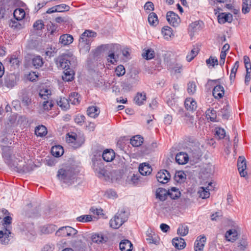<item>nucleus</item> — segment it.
I'll list each match as a JSON object with an SVG mask.
<instances>
[{"label":"nucleus","mask_w":251,"mask_h":251,"mask_svg":"<svg viewBox=\"0 0 251 251\" xmlns=\"http://www.w3.org/2000/svg\"><path fill=\"white\" fill-rule=\"evenodd\" d=\"M54 62L59 69L75 68L77 65L76 57L71 52L62 53L54 59Z\"/></svg>","instance_id":"1"},{"label":"nucleus","mask_w":251,"mask_h":251,"mask_svg":"<svg viewBox=\"0 0 251 251\" xmlns=\"http://www.w3.org/2000/svg\"><path fill=\"white\" fill-rule=\"evenodd\" d=\"M12 218L10 216H5L1 221L0 224L3 226L4 230L0 231V242L2 244H8L12 238L11 223Z\"/></svg>","instance_id":"2"},{"label":"nucleus","mask_w":251,"mask_h":251,"mask_svg":"<svg viewBox=\"0 0 251 251\" xmlns=\"http://www.w3.org/2000/svg\"><path fill=\"white\" fill-rule=\"evenodd\" d=\"M57 176L63 183L70 186L76 181V174L74 169L71 167H65L58 170Z\"/></svg>","instance_id":"3"},{"label":"nucleus","mask_w":251,"mask_h":251,"mask_svg":"<svg viewBox=\"0 0 251 251\" xmlns=\"http://www.w3.org/2000/svg\"><path fill=\"white\" fill-rule=\"evenodd\" d=\"M128 215V211L124 208L119 209L115 216L110 220L109 222L110 227L114 229L119 228L127 220Z\"/></svg>","instance_id":"4"},{"label":"nucleus","mask_w":251,"mask_h":251,"mask_svg":"<svg viewBox=\"0 0 251 251\" xmlns=\"http://www.w3.org/2000/svg\"><path fill=\"white\" fill-rule=\"evenodd\" d=\"M77 233V231L70 226L60 227L55 232V235L58 237H73Z\"/></svg>","instance_id":"5"},{"label":"nucleus","mask_w":251,"mask_h":251,"mask_svg":"<svg viewBox=\"0 0 251 251\" xmlns=\"http://www.w3.org/2000/svg\"><path fill=\"white\" fill-rule=\"evenodd\" d=\"M166 19L170 25L174 27L177 26L180 22L178 16L173 11H169L167 13Z\"/></svg>","instance_id":"6"},{"label":"nucleus","mask_w":251,"mask_h":251,"mask_svg":"<svg viewBox=\"0 0 251 251\" xmlns=\"http://www.w3.org/2000/svg\"><path fill=\"white\" fill-rule=\"evenodd\" d=\"M18 80V77L14 74H10L6 75L4 77V85L8 88H13Z\"/></svg>","instance_id":"7"},{"label":"nucleus","mask_w":251,"mask_h":251,"mask_svg":"<svg viewBox=\"0 0 251 251\" xmlns=\"http://www.w3.org/2000/svg\"><path fill=\"white\" fill-rule=\"evenodd\" d=\"M237 167L241 177H245L247 175L246 171L247 168L246 160L244 156H239L237 160Z\"/></svg>","instance_id":"8"},{"label":"nucleus","mask_w":251,"mask_h":251,"mask_svg":"<svg viewBox=\"0 0 251 251\" xmlns=\"http://www.w3.org/2000/svg\"><path fill=\"white\" fill-rule=\"evenodd\" d=\"M157 181L162 184H165L170 180L171 176L166 170H162L157 173L156 176Z\"/></svg>","instance_id":"9"},{"label":"nucleus","mask_w":251,"mask_h":251,"mask_svg":"<svg viewBox=\"0 0 251 251\" xmlns=\"http://www.w3.org/2000/svg\"><path fill=\"white\" fill-rule=\"evenodd\" d=\"M97 36V33L90 30H86L80 36V38L83 39L85 42L92 43Z\"/></svg>","instance_id":"10"},{"label":"nucleus","mask_w":251,"mask_h":251,"mask_svg":"<svg viewBox=\"0 0 251 251\" xmlns=\"http://www.w3.org/2000/svg\"><path fill=\"white\" fill-rule=\"evenodd\" d=\"M118 48V45H113L111 46L110 50L108 52L107 60L108 62H110L112 64H114V63L117 61L118 59V56L115 55V50L117 49Z\"/></svg>","instance_id":"11"},{"label":"nucleus","mask_w":251,"mask_h":251,"mask_svg":"<svg viewBox=\"0 0 251 251\" xmlns=\"http://www.w3.org/2000/svg\"><path fill=\"white\" fill-rule=\"evenodd\" d=\"M188 156L193 158V161H197L202 156V152L198 147H193L189 151Z\"/></svg>","instance_id":"12"},{"label":"nucleus","mask_w":251,"mask_h":251,"mask_svg":"<svg viewBox=\"0 0 251 251\" xmlns=\"http://www.w3.org/2000/svg\"><path fill=\"white\" fill-rule=\"evenodd\" d=\"M233 20L232 15L229 13H222L218 16V23L220 24H224L226 22L230 23Z\"/></svg>","instance_id":"13"},{"label":"nucleus","mask_w":251,"mask_h":251,"mask_svg":"<svg viewBox=\"0 0 251 251\" xmlns=\"http://www.w3.org/2000/svg\"><path fill=\"white\" fill-rule=\"evenodd\" d=\"M206 240V238L204 236L198 237L195 243V251H202Z\"/></svg>","instance_id":"14"},{"label":"nucleus","mask_w":251,"mask_h":251,"mask_svg":"<svg viewBox=\"0 0 251 251\" xmlns=\"http://www.w3.org/2000/svg\"><path fill=\"white\" fill-rule=\"evenodd\" d=\"M213 96L216 99L223 98L225 94V90L223 86L217 85L214 87L212 91Z\"/></svg>","instance_id":"15"},{"label":"nucleus","mask_w":251,"mask_h":251,"mask_svg":"<svg viewBox=\"0 0 251 251\" xmlns=\"http://www.w3.org/2000/svg\"><path fill=\"white\" fill-rule=\"evenodd\" d=\"M91 43L85 42L83 39L79 38L78 44L79 51L82 53L88 52L90 50Z\"/></svg>","instance_id":"16"},{"label":"nucleus","mask_w":251,"mask_h":251,"mask_svg":"<svg viewBox=\"0 0 251 251\" xmlns=\"http://www.w3.org/2000/svg\"><path fill=\"white\" fill-rule=\"evenodd\" d=\"M188 154L183 152H180L176 156V161L179 164H185L188 162Z\"/></svg>","instance_id":"17"},{"label":"nucleus","mask_w":251,"mask_h":251,"mask_svg":"<svg viewBox=\"0 0 251 251\" xmlns=\"http://www.w3.org/2000/svg\"><path fill=\"white\" fill-rule=\"evenodd\" d=\"M139 172L143 176H147L151 173L152 168L149 164L144 163L139 165Z\"/></svg>","instance_id":"18"},{"label":"nucleus","mask_w":251,"mask_h":251,"mask_svg":"<svg viewBox=\"0 0 251 251\" xmlns=\"http://www.w3.org/2000/svg\"><path fill=\"white\" fill-rule=\"evenodd\" d=\"M73 68L69 67V69H64V74L62 75V79L65 81H71L74 79L75 75Z\"/></svg>","instance_id":"19"},{"label":"nucleus","mask_w":251,"mask_h":251,"mask_svg":"<svg viewBox=\"0 0 251 251\" xmlns=\"http://www.w3.org/2000/svg\"><path fill=\"white\" fill-rule=\"evenodd\" d=\"M173 246L178 250H182L186 246V243L184 240L180 237H176L172 240Z\"/></svg>","instance_id":"20"},{"label":"nucleus","mask_w":251,"mask_h":251,"mask_svg":"<svg viewBox=\"0 0 251 251\" xmlns=\"http://www.w3.org/2000/svg\"><path fill=\"white\" fill-rule=\"evenodd\" d=\"M102 156L105 161L111 162L115 158V152L111 149H106L103 151Z\"/></svg>","instance_id":"21"},{"label":"nucleus","mask_w":251,"mask_h":251,"mask_svg":"<svg viewBox=\"0 0 251 251\" xmlns=\"http://www.w3.org/2000/svg\"><path fill=\"white\" fill-rule=\"evenodd\" d=\"M119 247L121 251H131L133 245L129 240L124 239L120 243Z\"/></svg>","instance_id":"22"},{"label":"nucleus","mask_w":251,"mask_h":251,"mask_svg":"<svg viewBox=\"0 0 251 251\" xmlns=\"http://www.w3.org/2000/svg\"><path fill=\"white\" fill-rule=\"evenodd\" d=\"M169 196V190L167 191L165 189L159 188L156 191V198L159 199L161 201H164L167 199Z\"/></svg>","instance_id":"23"},{"label":"nucleus","mask_w":251,"mask_h":251,"mask_svg":"<svg viewBox=\"0 0 251 251\" xmlns=\"http://www.w3.org/2000/svg\"><path fill=\"white\" fill-rule=\"evenodd\" d=\"M91 238L92 241L96 243H105L108 240V238L102 233L94 234L92 235Z\"/></svg>","instance_id":"24"},{"label":"nucleus","mask_w":251,"mask_h":251,"mask_svg":"<svg viewBox=\"0 0 251 251\" xmlns=\"http://www.w3.org/2000/svg\"><path fill=\"white\" fill-rule=\"evenodd\" d=\"M73 37L70 34L62 35L59 38V43L63 46L68 45L71 44L73 41Z\"/></svg>","instance_id":"25"},{"label":"nucleus","mask_w":251,"mask_h":251,"mask_svg":"<svg viewBox=\"0 0 251 251\" xmlns=\"http://www.w3.org/2000/svg\"><path fill=\"white\" fill-rule=\"evenodd\" d=\"M184 105L187 110L189 111H193L197 108V102L192 98L186 99Z\"/></svg>","instance_id":"26"},{"label":"nucleus","mask_w":251,"mask_h":251,"mask_svg":"<svg viewBox=\"0 0 251 251\" xmlns=\"http://www.w3.org/2000/svg\"><path fill=\"white\" fill-rule=\"evenodd\" d=\"M63 152V148L60 145L53 146L51 148V153L55 157H58L61 156Z\"/></svg>","instance_id":"27"},{"label":"nucleus","mask_w":251,"mask_h":251,"mask_svg":"<svg viewBox=\"0 0 251 251\" xmlns=\"http://www.w3.org/2000/svg\"><path fill=\"white\" fill-rule=\"evenodd\" d=\"M237 232L235 229H229L226 231L225 238L228 241L233 242L237 239Z\"/></svg>","instance_id":"28"},{"label":"nucleus","mask_w":251,"mask_h":251,"mask_svg":"<svg viewBox=\"0 0 251 251\" xmlns=\"http://www.w3.org/2000/svg\"><path fill=\"white\" fill-rule=\"evenodd\" d=\"M214 172V167L211 164H207L202 170V173L205 175V177H209Z\"/></svg>","instance_id":"29"},{"label":"nucleus","mask_w":251,"mask_h":251,"mask_svg":"<svg viewBox=\"0 0 251 251\" xmlns=\"http://www.w3.org/2000/svg\"><path fill=\"white\" fill-rule=\"evenodd\" d=\"M13 15L15 20L21 21L25 17V12L22 8H17L14 10Z\"/></svg>","instance_id":"30"},{"label":"nucleus","mask_w":251,"mask_h":251,"mask_svg":"<svg viewBox=\"0 0 251 251\" xmlns=\"http://www.w3.org/2000/svg\"><path fill=\"white\" fill-rule=\"evenodd\" d=\"M57 105L62 110H66L70 107V102L69 100L65 98H60L59 100L57 101Z\"/></svg>","instance_id":"31"},{"label":"nucleus","mask_w":251,"mask_h":251,"mask_svg":"<svg viewBox=\"0 0 251 251\" xmlns=\"http://www.w3.org/2000/svg\"><path fill=\"white\" fill-rule=\"evenodd\" d=\"M68 100L69 102L74 105L79 104L80 101V96L76 92L71 93Z\"/></svg>","instance_id":"32"},{"label":"nucleus","mask_w":251,"mask_h":251,"mask_svg":"<svg viewBox=\"0 0 251 251\" xmlns=\"http://www.w3.org/2000/svg\"><path fill=\"white\" fill-rule=\"evenodd\" d=\"M21 100L23 105L26 107L29 106L32 102L31 99L29 98L28 94L25 91L22 92Z\"/></svg>","instance_id":"33"},{"label":"nucleus","mask_w":251,"mask_h":251,"mask_svg":"<svg viewBox=\"0 0 251 251\" xmlns=\"http://www.w3.org/2000/svg\"><path fill=\"white\" fill-rule=\"evenodd\" d=\"M87 114L89 116L95 118L100 114V109L97 106H90L87 109Z\"/></svg>","instance_id":"34"},{"label":"nucleus","mask_w":251,"mask_h":251,"mask_svg":"<svg viewBox=\"0 0 251 251\" xmlns=\"http://www.w3.org/2000/svg\"><path fill=\"white\" fill-rule=\"evenodd\" d=\"M146 96L144 93H138L136 96L134 98L135 102L139 105H142L143 104L144 101L146 100Z\"/></svg>","instance_id":"35"},{"label":"nucleus","mask_w":251,"mask_h":251,"mask_svg":"<svg viewBox=\"0 0 251 251\" xmlns=\"http://www.w3.org/2000/svg\"><path fill=\"white\" fill-rule=\"evenodd\" d=\"M147 241H148L149 244H154L158 245L159 243V239L158 237L154 233H149L147 235Z\"/></svg>","instance_id":"36"},{"label":"nucleus","mask_w":251,"mask_h":251,"mask_svg":"<svg viewBox=\"0 0 251 251\" xmlns=\"http://www.w3.org/2000/svg\"><path fill=\"white\" fill-rule=\"evenodd\" d=\"M32 64L36 68L38 69L43 65V58L40 56H36L32 59Z\"/></svg>","instance_id":"37"},{"label":"nucleus","mask_w":251,"mask_h":251,"mask_svg":"<svg viewBox=\"0 0 251 251\" xmlns=\"http://www.w3.org/2000/svg\"><path fill=\"white\" fill-rule=\"evenodd\" d=\"M130 144L133 147H139L143 142V138L140 135H136L130 139Z\"/></svg>","instance_id":"38"},{"label":"nucleus","mask_w":251,"mask_h":251,"mask_svg":"<svg viewBox=\"0 0 251 251\" xmlns=\"http://www.w3.org/2000/svg\"><path fill=\"white\" fill-rule=\"evenodd\" d=\"M206 116L208 119L212 122H216L217 118L216 111L214 109H208L206 112Z\"/></svg>","instance_id":"39"},{"label":"nucleus","mask_w":251,"mask_h":251,"mask_svg":"<svg viewBox=\"0 0 251 251\" xmlns=\"http://www.w3.org/2000/svg\"><path fill=\"white\" fill-rule=\"evenodd\" d=\"M148 22L151 25H156L158 24L157 15L154 12L151 13L148 16Z\"/></svg>","instance_id":"40"},{"label":"nucleus","mask_w":251,"mask_h":251,"mask_svg":"<svg viewBox=\"0 0 251 251\" xmlns=\"http://www.w3.org/2000/svg\"><path fill=\"white\" fill-rule=\"evenodd\" d=\"M180 194L179 189L176 187H172L170 190H169V196L172 199H177L180 196Z\"/></svg>","instance_id":"41"},{"label":"nucleus","mask_w":251,"mask_h":251,"mask_svg":"<svg viewBox=\"0 0 251 251\" xmlns=\"http://www.w3.org/2000/svg\"><path fill=\"white\" fill-rule=\"evenodd\" d=\"M47 130L46 127L43 125L37 126L35 129V133L38 136L42 137L46 135Z\"/></svg>","instance_id":"42"},{"label":"nucleus","mask_w":251,"mask_h":251,"mask_svg":"<svg viewBox=\"0 0 251 251\" xmlns=\"http://www.w3.org/2000/svg\"><path fill=\"white\" fill-rule=\"evenodd\" d=\"M20 21H17L16 20H11L9 23V26L13 28L14 29L19 30H20L24 27L23 23L22 24L19 22Z\"/></svg>","instance_id":"43"},{"label":"nucleus","mask_w":251,"mask_h":251,"mask_svg":"<svg viewBox=\"0 0 251 251\" xmlns=\"http://www.w3.org/2000/svg\"><path fill=\"white\" fill-rule=\"evenodd\" d=\"M242 11L244 14L249 13L251 8V0H242Z\"/></svg>","instance_id":"44"},{"label":"nucleus","mask_w":251,"mask_h":251,"mask_svg":"<svg viewBox=\"0 0 251 251\" xmlns=\"http://www.w3.org/2000/svg\"><path fill=\"white\" fill-rule=\"evenodd\" d=\"M185 174L182 171L177 172L174 176V179L177 182L182 183L184 182L186 179Z\"/></svg>","instance_id":"45"},{"label":"nucleus","mask_w":251,"mask_h":251,"mask_svg":"<svg viewBox=\"0 0 251 251\" xmlns=\"http://www.w3.org/2000/svg\"><path fill=\"white\" fill-rule=\"evenodd\" d=\"M189 228L187 226L185 225H181L179 226L177 233L178 234L181 236H184L188 233Z\"/></svg>","instance_id":"46"},{"label":"nucleus","mask_w":251,"mask_h":251,"mask_svg":"<svg viewBox=\"0 0 251 251\" xmlns=\"http://www.w3.org/2000/svg\"><path fill=\"white\" fill-rule=\"evenodd\" d=\"M162 33L165 39H169L173 35L172 28L168 26H164L162 28Z\"/></svg>","instance_id":"47"},{"label":"nucleus","mask_w":251,"mask_h":251,"mask_svg":"<svg viewBox=\"0 0 251 251\" xmlns=\"http://www.w3.org/2000/svg\"><path fill=\"white\" fill-rule=\"evenodd\" d=\"M154 51L151 49H149L145 50L143 53L142 56L146 60H150L154 57Z\"/></svg>","instance_id":"48"},{"label":"nucleus","mask_w":251,"mask_h":251,"mask_svg":"<svg viewBox=\"0 0 251 251\" xmlns=\"http://www.w3.org/2000/svg\"><path fill=\"white\" fill-rule=\"evenodd\" d=\"M215 137L218 139H222L224 138L226 136L225 130L221 127H217L215 129Z\"/></svg>","instance_id":"49"},{"label":"nucleus","mask_w":251,"mask_h":251,"mask_svg":"<svg viewBox=\"0 0 251 251\" xmlns=\"http://www.w3.org/2000/svg\"><path fill=\"white\" fill-rule=\"evenodd\" d=\"M84 138L83 137L79 136L75 141H73L72 143V146L74 148H78L84 143Z\"/></svg>","instance_id":"50"},{"label":"nucleus","mask_w":251,"mask_h":251,"mask_svg":"<svg viewBox=\"0 0 251 251\" xmlns=\"http://www.w3.org/2000/svg\"><path fill=\"white\" fill-rule=\"evenodd\" d=\"M3 157L8 160L11 156L10 148L8 146H3L2 148Z\"/></svg>","instance_id":"51"},{"label":"nucleus","mask_w":251,"mask_h":251,"mask_svg":"<svg viewBox=\"0 0 251 251\" xmlns=\"http://www.w3.org/2000/svg\"><path fill=\"white\" fill-rule=\"evenodd\" d=\"M56 12H62L68 11L70 9V6L65 4H61L55 6Z\"/></svg>","instance_id":"52"},{"label":"nucleus","mask_w":251,"mask_h":251,"mask_svg":"<svg viewBox=\"0 0 251 251\" xmlns=\"http://www.w3.org/2000/svg\"><path fill=\"white\" fill-rule=\"evenodd\" d=\"M196 91V85L194 81L189 82L187 84V92L190 95H193Z\"/></svg>","instance_id":"53"},{"label":"nucleus","mask_w":251,"mask_h":251,"mask_svg":"<svg viewBox=\"0 0 251 251\" xmlns=\"http://www.w3.org/2000/svg\"><path fill=\"white\" fill-rule=\"evenodd\" d=\"M115 73L118 76L124 75L126 73L125 67L122 65L118 66L115 69Z\"/></svg>","instance_id":"54"},{"label":"nucleus","mask_w":251,"mask_h":251,"mask_svg":"<svg viewBox=\"0 0 251 251\" xmlns=\"http://www.w3.org/2000/svg\"><path fill=\"white\" fill-rule=\"evenodd\" d=\"M209 187V186H208L205 189H204L203 187H201L202 190L199 192L200 197L202 198V199H206L209 197L210 193L209 190L210 189L208 188Z\"/></svg>","instance_id":"55"},{"label":"nucleus","mask_w":251,"mask_h":251,"mask_svg":"<svg viewBox=\"0 0 251 251\" xmlns=\"http://www.w3.org/2000/svg\"><path fill=\"white\" fill-rule=\"evenodd\" d=\"M185 120L187 125L190 127L193 126L195 122L194 116L188 115L187 114H185Z\"/></svg>","instance_id":"56"},{"label":"nucleus","mask_w":251,"mask_h":251,"mask_svg":"<svg viewBox=\"0 0 251 251\" xmlns=\"http://www.w3.org/2000/svg\"><path fill=\"white\" fill-rule=\"evenodd\" d=\"M77 220L81 222H90L92 220V217L91 215H82L77 218Z\"/></svg>","instance_id":"57"},{"label":"nucleus","mask_w":251,"mask_h":251,"mask_svg":"<svg viewBox=\"0 0 251 251\" xmlns=\"http://www.w3.org/2000/svg\"><path fill=\"white\" fill-rule=\"evenodd\" d=\"M9 61L12 66H16L17 67L19 65L20 60L18 58L16 57V55H12L9 58Z\"/></svg>","instance_id":"58"},{"label":"nucleus","mask_w":251,"mask_h":251,"mask_svg":"<svg viewBox=\"0 0 251 251\" xmlns=\"http://www.w3.org/2000/svg\"><path fill=\"white\" fill-rule=\"evenodd\" d=\"M206 63L207 65H211L212 67H214L215 65L218 64V61L216 58L212 57L210 56L209 58L206 60Z\"/></svg>","instance_id":"59"},{"label":"nucleus","mask_w":251,"mask_h":251,"mask_svg":"<svg viewBox=\"0 0 251 251\" xmlns=\"http://www.w3.org/2000/svg\"><path fill=\"white\" fill-rule=\"evenodd\" d=\"M55 226L54 225H49L47 227H44L42 229V231L46 234L51 233L55 231Z\"/></svg>","instance_id":"60"},{"label":"nucleus","mask_w":251,"mask_h":251,"mask_svg":"<svg viewBox=\"0 0 251 251\" xmlns=\"http://www.w3.org/2000/svg\"><path fill=\"white\" fill-rule=\"evenodd\" d=\"M68 137L67 138V141L69 143H72L73 141H75L78 136L75 132H72L71 134L68 133Z\"/></svg>","instance_id":"61"},{"label":"nucleus","mask_w":251,"mask_h":251,"mask_svg":"<svg viewBox=\"0 0 251 251\" xmlns=\"http://www.w3.org/2000/svg\"><path fill=\"white\" fill-rule=\"evenodd\" d=\"M198 54V52L195 50V49L191 50L190 52L186 56V60L188 62L191 61L195 56Z\"/></svg>","instance_id":"62"},{"label":"nucleus","mask_w":251,"mask_h":251,"mask_svg":"<svg viewBox=\"0 0 251 251\" xmlns=\"http://www.w3.org/2000/svg\"><path fill=\"white\" fill-rule=\"evenodd\" d=\"M44 25L42 20H37L33 25V27L36 30H41L44 28Z\"/></svg>","instance_id":"63"},{"label":"nucleus","mask_w":251,"mask_h":251,"mask_svg":"<svg viewBox=\"0 0 251 251\" xmlns=\"http://www.w3.org/2000/svg\"><path fill=\"white\" fill-rule=\"evenodd\" d=\"M53 106V103L50 100H45L43 103V107L45 110H49Z\"/></svg>","instance_id":"64"}]
</instances>
